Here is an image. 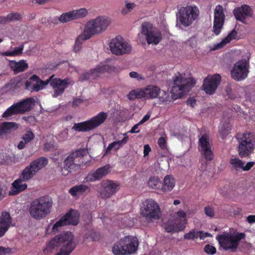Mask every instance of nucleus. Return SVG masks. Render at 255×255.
I'll return each mask as SVG.
<instances>
[{
    "mask_svg": "<svg viewBox=\"0 0 255 255\" xmlns=\"http://www.w3.org/2000/svg\"><path fill=\"white\" fill-rule=\"evenodd\" d=\"M255 164V162L254 161H250L248 162L245 165L243 166V170L245 171H249Z\"/></svg>",
    "mask_w": 255,
    "mask_h": 255,
    "instance_id": "obj_58",
    "label": "nucleus"
},
{
    "mask_svg": "<svg viewBox=\"0 0 255 255\" xmlns=\"http://www.w3.org/2000/svg\"><path fill=\"white\" fill-rule=\"evenodd\" d=\"M101 186L102 189L100 192V196L103 199H107L118 192L120 185L118 181L107 179L101 182Z\"/></svg>",
    "mask_w": 255,
    "mask_h": 255,
    "instance_id": "obj_16",
    "label": "nucleus"
},
{
    "mask_svg": "<svg viewBox=\"0 0 255 255\" xmlns=\"http://www.w3.org/2000/svg\"><path fill=\"white\" fill-rule=\"evenodd\" d=\"M205 213L207 216L210 217H213L215 215L213 209L210 207H206L205 208Z\"/></svg>",
    "mask_w": 255,
    "mask_h": 255,
    "instance_id": "obj_59",
    "label": "nucleus"
},
{
    "mask_svg": "<svg viewBox=\"0 0 255 255\" xmlns=\"http://www.w3.org/2000/svg\"><path fill=\"white\" fill-rule=\"evenodd\" d=\"M35 137V135L30 129H28L26 130L25 132L22 135L21 137L22 140L20 141L17 144V148L18 149H22L25 147L26 144L32 140Z\"/></svg>",
    "mask_w": 255,
    "mask_h": 255,
    "instance_id": "obj_29",
    "label": "nucleus"
},
{
    "mask_svg": "<svg viewBox=\"0 0 255 255\" xmlns=\"http://www.w3.org/2000/svg\"><path fill=\"white\" fill-rule=\"evenodd\" d=\"M61 22H67L74 20L72 11L62 13L59 18Z\"/></svg>",
    "mask_w": 255,
    "mask_h": 255,
    "instance_id": "obj_48",
    "label": "nucleus"
},
{
    "mask_svg": "<svg viewBox=\"0 0 255 255\" xmlns=\"http://www.w3.org/2000/svg\"><path fill=\"white\" fill-rule=\"evenodd\" d=\"M160 103H163L165 102L170 101V96L168 93L160 89V92H158V97Z\"/></svg>",
    "mask_w": 255,
    "mask_h": 255,
    "instance_id": "obj_47",
    "label": "nucleus"
},
{
    "mask_svg": "<svg viewBox=\"0 0 255 255\" xmlns=\"http://www.w3.org/2000/svg\"><path fill=\"white\" fill-rule=\"evenodd\" d=\"M196 82L193 78H185L181 74L176 77L173 81L172 88L173 92L179 91L181 93L188 92L196 84Z\"/></svg>",
    "mask_w": 255,
    "mask_h": 255,
    "instance_id": "obj_14",
    "label": "nucleus"
},
{
    "mask_svg": "<svg viewBox=\"0 0 255 255\" xmlns=\"http://www.w3.org/2000/svg\"><path fill=\"white\" fill-rule=\"evenodd\" d=\"M199 13V11L196 6L187 5L180 8L178 19L182 25L187 27L197 18Z\"/></svg>",
    "mask_w": 255,
    "mask_h": 255,
    "instance_id": "obj_10",
    "label": "nucleus"
},
{
    "mask_svg": "<svg viewBox=\"0 0 255 255\" xmlns=\"http://www.w3.org/2000/svg\"><path fill=\"white\" fill-rule=\"evenodd\" d=\"M24 181L20 176L15 180L11 184L10 190L8 192L9 196H14L23 192L27 187V185L23 183Z\"/></svg>",
    "mask_w": 255,
    "mask_h": 255,
    "instance_id": "obj_25",
    "label": "nucleus"
},
{
    "mask_svg": "<svg viewBox=\"0 0 255 255\" xmlns=\"http://www.w3.org/2000/svg\"><path fill=\"white\" fill-rule=\"evenodd\" d=\"M212 147L209 135L205 133L201 135L199 139V150L207 160L211 161L214 158Z\"/></svg>",
    "mask_w": 255,
    "mask_h": 255,
    "instance_id": "obj_15",
    "label": "nucleus"
},
{
    "mask_svg": "<svg viewBox=\"0 0 255 255\" xmlns=\"http://www.w3.org/2000/svg\"><path fill=\"white\" fill-rule=\"evenodd\" d=\"M73 239L74 236L70 232L57 235L48 243L43 252L47 254L55 248L61 247L60 252L56 255H69L76 247Z\"/></svg>",
    "mask_w": 255,
    "mask_h": 255,
    "instance_id": "obj_1",
    "label": "nucleus"
},
{
    "mask_svg": "<svg viewBox=\"0 0 255 255\" xmlns=\"http://www.w3.org/2000/svg\"><path fill=\"white\" fill-rule=\"evenodd\" d=\"M140 214L148 220H157L161 213L158 204L153 199H147L142 203Z\"/></svg>",
    "mask_w": 255,
    "mask_h": 255,
    "instance_id": "obj_9",
    "label": "nucleus"
},
{
    "mask_svg": "<svg viewBox=\"0 0 255 255\" xmlns=\"http://www.w3.org/2000/svg\"><path fill=\"white\" fill-rule=\"evenodd\" d=\"M106 66L102 67H97L95 69H92L90 72L86 73L83 74L81 78L83 80H88L91 78L94 79L95 76H99L100 73H102L106 69Z\"/></svg>",
    "mask_w": 255,
    "mask_h": 255,
    "instance_id": "obj_36",
    "label": "nucleus"
},
{
    "mask_svg": "<svg viewBox=\"0 0 255 255\" xmlns=\"http://www.w3.org/2000/svg\"><path fill=\"white\" fill-rule=\"evenodd\" d=\"M129 76L132 78H135L138 80H141L143 78L141 76L136 72H131L129 73Z\"/></svg>",
    "mask_w": 255,
    "mask_h": 255,
    "instance_id": "obj_61",
    "label": "nucleus"
},
{
    "mask_svg": "<svg viewBox=\"0 0 255 255\" xmlns=\"http://www.w3.org/2000/svg\"><path fill=\"white\" fill-rule=\"evenodd\" d=\"M110 23V20L102 16L90 20L84 28L85 33L88 36L87 38H90L94 35L103 32L106 30Z\"/></svg>",
    "mask_w": 255,
    "mask_h": 255,
    "instance_id": "obj_6",
    "label": "nucleus"
},
{
    "mask_svg": "<svg viewBox=\"0 0 255 255\" xmlns=\"http://www.w3.org/2000/svg\"><path fill=\"white\" fill-rule=\"evenodd\" d=\"M48 163V160L44 157H39L30 162L35 171L38 173L40 170L45 167Z\"/></svg>",
    "mask_w": 255,
    "mask_h": 255,
    "instance_id": "obj_33",
    "label": "nucleus"
},
{
    "mask_svg": "<svg viewBox=\"0 0 255 255\" xmlns=\"http://www.w3.org/2000/svg\"><path fill=\"white\" fill-rule=\"evenodd\" d=\"M249 63L245 59L237 61L231 70V75L233 79L240 81L246 79L249 72Z\"/></svg>",
    "mask_w": 255,
    "mask_h": 255,
    "instance_id": "obj_13",
    "label": "nucleus"
},
{
    "mask_svg": "<svg viewBox=\"0 0 255 255\" xmlns=\"http://www.w3.org/2000/svg\"><path fill=\"white\" fill-rule=\"evenodd\" d=\"M184 238L186 240H194L197 239V232H195L194 230H192L189 233L184 234Z\"/></svg>",
    "mask_w": 255,
    "mask_h": 255,
    "instance_id": "obj_51",
    "label": "nucleus"
},
{
    "mask_svg": "<svg viewBox=\"0 0 255 255\" xmlns=\"http://www.w3.org/2000/svg\"><path fill=\"white\" fill-rule=\"evenodd\" d=\"M158 144L162 149H165L167 148V144L165 139L163 137H160L158 140Z\"/></svg>",
    "mask_w": 255,
    "mask_h": 255,
    "instance_id": "obj_55",
    "label": "nucleus"
},
{
    "mask_svg": "<svg viewBox=\"0 0 255 255\" xmlns=\"http://www.w3.org/2000/svg\"><path fill=\"white\" fill-rule=\"evenodd\" d=\"M237 35V32L235 29H233L230 33H229L228 36L224 39L220 43L218 44L215 47V49L221 48L224 46L229 43L233 39L236 38Z\"/></svg>",
    "mask_w": 255,
    "mask_h": 255,
    "instance_id": "obj_37",
    "label": "nucleus"
},
{
    "mask_svg": "<svg viewBox=\"0 0 255 255\" xmlns=\"http://www.w3.org/2000/svg\"><path fill=\"white\" fill-rule=\"evenodd\" d=\"M214 14L213 30L215 34L217 35L221 32L225 18L223 6L220 4L217 5Z\"/></svg>",
    "mask_w": 255,
    "mask_h": 255,
    "instance_id": "obj_19",
    "label": "nucleus"
},
{
    "mask_svg": "<svg viewBox=\"0 0 255 255\" xmlns=\"http://www.w3.org/2000/svg\"><path fill=\"white\" fill-rule=\"evenodd\" d=\"M128 99L132 100L136 99V91L135 90H131L128 95Z\"/></svg>",
    "mask_w": 255,
    "mask_h": 255,
    "instance_id": "obj_64",
    "label": "nucleus"
},
{
    "mask_svg": "<svg viewBox=\"0 0 255 255\" xmlns=\"http://www.w3.org/2000/svg\"><path fill=\"white\" fill-rule=\"evenodd\" d=\"M140 125H139V123H138L137 124L134 125L132 127V128H131V129L129 131V132L131 133H139L140 132V130H137V129L138 128V127L140 126Z\"/></svg>",
    "mask_w": 255,
    "mask_h": 255,
    "instance_id": "obj_62",
    "label": "nucleus"
},
{
    "mask_svg": "<svg viewBox=\"0 0 255 255\" xmlns=\"http://www.w3.org/2000/svg\"><path fill=\"white\" fill-rule=\"evenodd\" d=\"M78 223L79 217L77 215V213L74 211H71L54 224L52 231L56 233L58 231L59 227L68 225H76Z\"/></svg>",
    "mask_w": 255,
    "mask_h": 255,
    "instance_id": "obj_17",
    "label": "nucleus"
},
{
    "mask_svg": "<svg viewBox=\"0 0 255 255\" xmlns=\"http://www.w3.org/2000/svg\"><path fill=\"white\" fill-rule=\"evenodd\" d=\"M138 246L136 238L127 236L115 244L112 248V252L115 255H130L136 251Z\"/></svg>",
    "mask_w": 255,
    "mask_h": 255,
    "instance_id": "obj_4",
    "label": "nucleus"
},
{
    "mask_svg": "<svg viewBox=\"0 0 255 255\" xmlns=\"http://www.w3.org/2000/svg\"><path fill=\"white\" fill-rule=\"evenodd\" d=\"M143 148V154L145 157L149 154V152L151 151V148L148 144H145L144 145Z\"/></svg>",
    "mask_w": 255,
    "mask_h": 255,
    "instance_id": "obj_63",
    "label": "nucleus"
},
{
    "mask_svg": "<svg viewBox=\"0 0 255 255\" xmlns=\"http://www.w3.org/2000/svg\"><path fill=\"white\" fill-rule=\"evenodd\" d=\"M34 81L31 80V77L25 82V89L27 90L30 91L31 92L35 91L37 92L40 90V87L38 83H33Z\"/></svg>",
    "mask_w": 255,
    "mask_h": 255,
    "instance_id": "obj_44",
    "label": "nucleus"
},
{
    "mask_svg": "<svg viewBox=\"0 0 255 255\" xmlns=\"http://www.w3.org/2000/svg\"><path fill=\"white\" fill-rule=\"evenodd\" d=\"M70 80L66 78L63 80L59 78H54L50 82V86L54 89L53 97H57L62 95L65 90L69 86Z\"/></svg>",
    "mask_w": 255,
    "mask_h": 255,
    "instance_id": "obj_21",
    "label": "nucleus"
},
{
    "mask_svg": "<svg viewBox=\"0 0 255 255\" xmlns=\"http://www.w3.org/2000/svg\"><path fill=\"white\" fill-rule=\"evenodd\" d=\"M238 142V151L239 156L246 157L253 153L255 149V134L250 132H239L235 135Z\"/></svg>",
    "mask_w": 255,
    "mask_h": 255,
    "instance_id": "obj_3",
    "label": "nucleus"
},
{
    "mask_svg": "<svg viewBox=\"0 0 255 255\" xmlns=\"http://www.w3.org/2000/svg\"><path fill=\"white\" fill-rule=\"evenodd\" d=\"M175 186V180L171 175H167L164 178L161 185V190L163 192L171 191Z\"/></svg>",
    "mask_w": 255,
    "mask_h": 255,
    "instance_id": "obj_35",
    "label": "nucleus"
},
{
    "mask_svg": "<svg viewBox=\"0 0 255 255\" xmlns=\"http://www.w3.org/2000/svg\"><path fill=\"white\" fill-rule=\"evenodd\" d=\"M233 13L237 20L244 24H247V19L252 17L253 15L252 9L246 4L235 8Z\"/></svg>",
    "mask_w": 255,
    "mask_h": 255,
    "instance_id": "obj_20",
    "label": "nucleus"
},
{
    "mask_svg": "<svg viewBox=\"0 0 255 255\" xmlns=\"http://www.w3.org/2000/svg\"><path fill=\"white\" fill-rule=\"evenodd\" d=\"M17 114H19V113H18L16 106L13 104L5 111L2 115V117L8 119V118Z\"/></svg>",
    "mask_w": 255,
    "mask_h": 255,
    "instance_id": "obj_42",
    "label": "nucleus"
},
{
    "mask_svg": "<svg viewBox=\"0 0 255 255\" xmlns=\"http://www.w3.org/2000/svg\"><path fill=\"white\" fill-rule=\"evenodd\" d=\"M226 93L228 96V98L234 99L236 98V95L232 92V89L230 85L226 87Z\"/></svg>",
    "mask_w": 255,
    "mask_h": 255,
    "instance_id": "obj_56",
    "label": "nucleus"
},
{
    "mask_svg": "<svg viewBox=\"0 0 255 255\" xmlns=\"http://www.w3.org/2000/svg\"><path fill=\"white\" fill-rule=\"evenodd\" d=\"M87 34L85 33V30H84L83 33L77 37L73 49L75 52H78L81 49V45L83 41L89 39L87 38Z\"/></svg>",
    "mask_w": 255,
    "mask_h": 255,
    "instance_id": "obj_41",
    "label": "nucleus"
},
{
    "mask_svg": "<svg viewBox=\"0 0 255 255\" xmlns=\"http://www.w3.org/2000/svg\"><path fill=\"white\" fill-rule=\"evenodd\" d=\"M54 77V75H52L47 80L43 81L41 80L40 78L36 75H33L31 77V80H33V81H34L35 83H38L39 86L40 87V90H42L48 83L50 84V82L51 81L52 79H53Z\"/></svg>",
    "mask_w": 255,
    "mask_h": 255,
    "instance_id": "obj_39",
    "label": "nucleus"
},
{
    "mask_svg": "<svg viewBox=\"0 0 255 255\" xmlns=\"http://www.w3.org/2000/svg\"><path fill=\"white\" fill-rule=\"evenodd\" d=\"M37 173L32 166L29 164L23 169L19 176L23 179L24 181H28Z\"/></svg>",
    "mask_w": 255,
    "mask_h": 255,
    "instance_id": "obj_34",
    "label": "nucleus"
},
{
    "mask_svg": "<svg viewBox=\"0 0 255 255\" xmlns=\"http://www.w3.org/2000/svg\"><path fill=\"white\" fill-rule=\"evenodd\" d=\"M90 188L85 184H79L72 187L69 190V193L73 197L82 195L86 192H89Z\"/></svg>",
    "mask_w": 255,
    "mask_h": 255,
    "instance_id": "obj_30",
    "label": "nucleus"
},
{
    "mask_svg": "<svg viewBox=\"0 0 255 255\" xmlns=\"http://www.w3.org/2000/svg\"><path fill=\"white\" fill-rule=\"evenodd\" d=\"M110 172V166L106 165L97 169L95 171L89 172L86 177L85 180L87 182H94L102 179L107 175Z\"/></svg>",
    "mask_w": 255,
    "mask_h": 255,
    "instance_id": "obj_22",
    "label": "nucleus"
},
{
    "mask_svg": "<svg viewBox=\"0 0 255 255\" xmlns=\"http://www.w3.org/2000/svg\"><path fill=\"white\" fill-rule=\"evenodd\" d=\"M53 206V201L48 196H44L34 200L29 208L30 216L36 220H41L46 217L50 212Z\"/></svg>",
    "mask_w": 255,
    "mask_h": 255,
    "instance_id": "obj_2",
    "label": "nucleus"
},
{
    "mask_svg": "<svg viewBox=\"0 0 255 255\" xmlns=\"http://www.w3.org/2000/svg\"><path fill=\"white\" fill-rule=\"evenodd\" d=\"M109 46L112 53L116 55L128 54L131 50L130 45L120 36L111 39Z\"/></svg>",
    "mask_w": 255,
    "mask_h": 255,
    "instance_id": "obj_12",
    "label": "nucleus"
},
{
    "mask_svg": "<svg viewBox=\"0 0 255 255\" xmlns=\"http://www.w3.org/2000/svg\"><path fill=\"white\" fill-rule=\"evenodd\" d=\"M125 7L121 11V14L123 15L131 12L136 6V4L134 2H130L127 0L125 1Z\"/></svg>",
    "mask_w": 255,
    "mask_h": 255,
    "instance_id": "obj_46",
    "label": "nucleus"
},
{
    "mask_svg": "<svg viewBox=\"0 0 255 255\" xmlns=\"http://www.w3.org/2000/svg\"><path fill=\"white\" fill-rule=\"evenodd\" d=\"M221 77L219 74L208 76L203 81L202 89L206 94L212 95L215 93L221 82Z\"/></svg>",
    "mask_w": 255,
    "mask_h": 255,
    "instance_id": "obj_18",
    "label": "nucleus"
},
{
    "mask_svg": "<svg viewBox=\"0 0 255 255\" xmlns=\"http://www.w3.org/2000/svg\"><path fill=\"white\" fill-rule=\"evenodd\" d=\"M204 251L207 254L212 255L216 253V249L214 247L208 244L205 246Z\"/></svg>",
    "mask_w": 255,
    "mask_h": 255,
    "instance_id": "obj_52",
    "label": "nucleus"
},
{
    "mask_svg": "<svg viewBox=\"0 0 255 255\" xmlns=\"http://www.w3.org/2000/svg\"><path fill=\"white\" fill-rule=\"evenodd\" d=\"M245 237L244 233H237L233 235L230 233H224L218 235L216 239L220 246L225 250H235L238 247L239 242Z\"/></svg>",
    "mask_w": 255,
    "mask_h": 255,
    "instance_id": "obj_8",
    "label": "nucleus"
},
{
    "mask_svg": "<svg viewBox=\"0 0 255 255\" xmlns=\"http://www.w3.org/2000/svg\"><path fill=\"white\" fill-rule=\"evenodd\" d=\"M136 91V99L144 98L146 99L144 88L135 90Z\"/></svg>",
    "mask_w": 255,
    "mask_h": 255,
    "instance_id": "obj_54",
    "label": "nucleus"
},
{
    "mask_svg": "<svg viewBox=\"0 0 255 255\" xmlns=\"http://www.w3.org/2000/svg\"><path fill=\"white\" fill-rule=\"evenodd\" d=\"M185 220L183 223L180 220H168L164 223L165 230L167 233L178 232L185 229Z\"/></svg>",
    "mask_w": 255,
    "mask_h": 255,
    "instance_id": "obj_24",
    "label": "nucleus"
},
{
    "mask_svg": "<svg viewBox=\"0 0 255 255\" xmlns=\"http://www.w3.org/2000/svg\"><path fill=\"white\" fill-rule=\"evenodd\" d=\"M231 129V127L229 123H226L223 125L219 129V133L222 138H224L230 133Z\"/></svg>",
    "mask_w": 255,
    "mask_h": 255,
    "instance_id": "obj_49",
    "label": "nucleus"
},
{
    "mask_svg": "<svg viewBox=\"0 0 255 255\" xmlns=\"http://www.w3.org/2000/svg\"><path fill=\"white\" fill-rule=\"evenodd\" d=\"M11 248L0 247V255H8L11 253Z\"/></svg>",
    "mask_w": 255,
    "mask_h": 255,
    "instance_id": "obj_57",
    "label": "nucleus"
},
{
    "mask_svg": "<svg viewBox=\"0 0 255 255\" xmlns=\"http://www.w3.org/2000/svg\"><path fill=\"white\" fill-rule=\"evenodd\" d=\"M24 48L23 44L21 45L19 47L14 48L13 51H7L1 53V55L5 56H16L22 54Z\"/></svg>",
    "mask_w": 255,
    "mask_h": 255,
    "instance_id": "obj_40",
    "label": "nucleus"
},
{
    "mask_svg": "<svg viewBox=\"0 0 255 255\" xmlns=\"http://www.w3.org/2000/svg\"><path fill=\"white\" fill-rule=\"evenodd\" d=\"M147 185L151 188L158 189L161 187L162 182L158 176H152L148 179Z\"/></svg>",
    "mask_w": 255,
    "mask_h": 255,
    "instance_id": "obj_38",
    "label": "nucleus"
},
{
    "mask_svg": "<svg viewBox=\"0 0 255 255\" xmlns=\"http://www.w3.org/2000/svg\"><path fill=\"white\" fill-rule=\"evenodd\" d=\"M146 99H154L158 97L160 88L153 85H148L144 88Z\"/></svg>",
    "mask_w": 255,
    "mask_h": 255,
    "instance_id": "obj_32",
    "label": "nucleus"
},
{
    "mask_svg": "<svg viewBox=\"0 0 255 255\" xmlns=\"http://www.w3.org/2000/svg\"><path fill=\"white\" fill-rule=\"evenodd\" d=\"M230 163L232 165V169L237 171L243 169V166L244 165V162L238 158H232Z\"/></svg>",
    "mask_w": 255,
    "mask_h": 255,
    "instance_id": "obj_43",
    "label": "nucleus"
},
{
    "mask_svg": "<svg viewBox=\"0 0 255 255\" xmlns=\"http://www.w3.org/2000/svg\"><path fill=\"white\" fill-rule=\"evenodd\" d=\"M20 17V14L18 13H11L5 16L6 22H9L13 20H18Z\"/></svg>",
    "mask_w": 255,
    "mask_h": 255,
    "instance_id": "obj_50",
    "label": "nucleus"
},
{
    "mask_svg": "<svg viewBox=\"0 0 255 255\" xmlns=\"http://www.w3.org/2000/svg\"><path fill=\"white\" fill-rule=\"evenodd\" d=\"M74 20L85 17L88 14V10L85 8L72 10Z\"/></svg>",
    "mask_w": 255,
    "mask_h": 255,
    "instance_id": "obj_45",
    "label": "nucleus"
},
{
    "mask_svg": "<svg viewBox=\"0 0 255 255\" xmlns=\"http://www.w3.org/2000/svg\"><path fill=\"white\" fill-rule=\"evenodd\" d=\"M176 214L178 217V218H177L176 220H180L181 221V223H183L184 220H185L186 224H187V220L186 218V214L185 213V212H184L182 210H179L177 212Z\"/></svg>",
    "mask_w": 255,
    "mask_h": 255,
    "instance_id": "obj_53",
    "label": "nucleus"
},
{
    "mask_svg": "<svg viewBox=\"0 0 255 255\" xmlns=\"http://www.w3.org/2000/svg\"><path fill=\"white\" fill-rule=\"evenodd\" d=\"M197 238L198 237H199L200 239L201 240H204L206 238L211 236V234L210 233H204L203 231L197 232Z\"/></svg>",
    "mask_w": 255,
    "mask_h": 255,
    "instance_id": "obj_60",
    "label": "nucleus"
},
{
    "mask_svg": "<svg viewBox=\"0 0 255 255\" xmlns=\"http://www.w3.org/2000/svg\"><path fill=\"white\" fill-rule=\"evenodd\" d=\"M141 33L144 35L148 44H158L162 40L161 31L152 24L148 22H144L141 25Z\"/></svg>",
    "mask_w": 255,
    "mask_h": 255,
    "instance_id": "obj_11",
    "label": "nucleus"
},
{
    "mask_svg": "<svg viewBox=\"0 0 255 255\" xmlns=\"http://www.w3.org/2000/svg\"><path fill=\"white\" fill-rule=\"evenodd\" d=\"M18 128V125L15 122H4L0 124V137L11 133Z\"/></svg>",
    "mask_w": 255,
    "mask_h": 255,
    "instance_id": "obj_27",
    "label": "nucleus"
},
{
    "mask_svg": "<svg viewBox=\"0 0 255 255\" xmlns=\"http://www.w3.org/2000/svg\"><path fill=\"white\" fill-rule=\"evenodd\" d=\"M123 135H124V137L122 140L114 141L109 144L106 149V153L110 152L113 148H115V150H118L127 143L128 140V136L126 133H124Z\"/></svg>",
    "mask_w": 255,
    "mask_h": 255,
    "instance_id": "obj_31",
    "label": "nucleus"
},
{
    "mask_svg": "<svg viewBox=\"0 0 255 255\" xmlns=\"http://www.w3.org/2000/svg\"><path fill=\"white\" fill-rule=\"evenodd\" d=\"M9 66L15 74L25 71L28 67L27 63L24 60H21L18 62L14 60L10 61Z\"/></svg>",
    "mask_w": 255,
    "mask_h": 255,
    "instance_id": "obj_28",
    "label": "nucleus"
},
{
    "mask_svg": "<svg viewBox=\"0 0 255 255\" xmlns=\"http://www.w3.org/2000/svg\"><path fill=\"white\" fill-rule=\"evenodd\" d=\"M35 102L33 98H27L14 104L19 114H23L32 110L35 105Z\"/></svg>",
    "mask_w": 255,
    "mask_h": 255,
    "instance_id": "obj_23",
    "label": "nucleus"
},
{
    "mask_svg": "<svg viewBox=\"0 0 255 255\" xmlns=\"http://www.w3.org/2000/svg\"><path fill=\"white\" fill-rule=\"evenodd\" d=\"M107 118L108 114L107 113L101 112L88 120L74 124L72 129L78 132L90 131L104 124Z\"/></svg>",
    "mask_w": 255,
    "mask_h": 255,
    "instance_id": "obj_5",
    "label": "nucleus"
},
{
    "mask_svg": "<svg viewBox=\"0 0 255 255\" xmlns=\"http://www.w3.org/2000/svg\"><path fill=\"white\" fill-rule=\"evenodd\" d=\"M11 222L9 213L2 212L0 217V238L3 237L8 230Z\"/></svg>",
    "mask_w": 255,
    "mask_h": 255,
    "instance_id": "obj_26",
    "label": "nucleus"
},
{
    "mask_svg": "<svg viewBox=\"0 0 255 255\" xmlns=\"http://www.w3.org/2000/svg\"><path fill=\"white\" fill-rule=\"evenodd\" d=\"M87 153V150L84 148L72 152L63 161L62 171L64 170L67 172L65 174L67 175L72 171H76L78 169L81 164L83 163L81 161L82 157Z\"/></svg>",
    "mask_w": 255,
    "mask_h": 255,
    "instance_id": "obj_7",
    "label": "nucleus"
}]
</instances>
